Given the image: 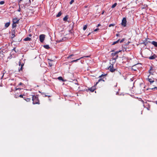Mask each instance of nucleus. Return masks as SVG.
<instances>
[{"instance_id":"f257e3e1","label":"nucleus","mask_w":157,"mask_h":157,"mask_svg":"<svg viewBox=\"0 0 157 157\" xmlns=\"http://www.w3.org/2000/svg\"><path fill=\"white\" fill-rule=\"evenodd\" d=\"M32 98V100L33 101V104H40L39 101L38 97L37 96L33 95Z\"/></svg>"},{"instance_id":"f03ea898","label":"nucleus","mask_w":157,"mask_h":157,"mask_svg":"<svg viewBox=\"0 0 157 157\" xmlns=\"http://www.w3.org/2000/svg\"><path fill=\"white\" fill-rule=\"evenodd\" d=\"M102 81L104 82V80L103 79H102L100 78L98 80V81L96 83V84L94 85V86L96 85L99 82H100V81ZM95 89V86H92L89 89V90H90L91 92H93L94 91V90Z\"/></svg>"},{"instance_id":"7ed1b4c3","label":"nucleus","mask_w":157,"mask_h":157,"mask_svg":"<svg viewBox=\"0 0 157 157\" xmlns=\"http://www.w3.org/2000/svg\"><path fill=\"white\" fill-rule=\"evenodd\" d=\"M121 51H117L114 53H112V55L113 56V59L115 61L116 59L117 58L118 56L117 54L120 52Z\"/></svg>"},{"instance_id":"20e7f679","label":"nucleus","mask_w":157,"mask_h":157,"mask_svg":"<svg viewBox=\"0 0 157 157\" xmlns=\"http://www.w3.org/2000/svg\"><path fill=\"white\" fill-rule=\"evenodd\" d=\"M108 69L111 72H114V70L116 69H114L113 67V65L111 64L108 67Z\"/></svg>"},{"instance_id":"39448f33","label":"nucleus","mask_w":157,"mask_h":157,"mask_svg":"<svg viewBox=\"0 0 157 157\" xmlns=\"http://www.w3.org/2000/svg\"><path fill=\"white\" fill-rule=\"evenodd\" d=\"M126 18L124 17L122 20L121 22V25L124 27H125L126 26Z\"/></svg>"},{"instance_id":"423d86ee","label":"nucleus","mask_w":157,"mask_h":157,"mask_svg":"<svg viewBox=\"0 0 157 157\" xmlns=\"http://www.w3.org/2000/svg\"><path fill=\"white\" fill-rule=\"evenodd\" d=\"M45 35L44 34H41L40 36V42H43L45 38Z\"/></svg>"},{"instance_id":"0eeeda50","label":"nucleus","mask_w":157,"mask_h":157,"mask_svg":"<svg viewBox=\"0 0 157 157\" xmlns=\"http://www.w3.org/2000/svg\"><path fill=\"white\" fill-rule=\"evenodd\" d=\"M155 71V69L154 68L152 67H150V69L149 71V72L150 74V75H153V73Z\"/></svg>"},{"instance_id":"6e6552de","label":"nucleus","mask_w":157,"mask_h":157,"mask_svg":"<svg viewBox=\"0 0 157 157\" xmlns=\"http://www.w3.org/2000/svg\"><path fill=\"white\" fill-rule=\"evenodd\" d=\"M114 75L116 76H120L121 75V73L118 71L117 70V69H115V70H114Z\"/></svg>"},{"instance_id":"1a4fd4ad","label":"nucleus","mask_w":157,"mask_h":157,"mask_svg":"<svg viewBox=\"0 0 157 157\" xmlns=\"http://www.w3.org/2000/svg\"><path fill=\"white\" fill-rule=\"evenodd\" d=\"M150 76H148L147 79L148 81L150 82L151 84L154 82V79L153 78H150Z\"/></svg>"},{"instance_id":"9d476101","label":"nucleus","mask_w":157,"mask_h":157,"mask_svg":"<svg viewBox=\"0 0 157 157\" xmlns=\"http://www.w3.org/2000/svg\"><path fill=\"white\" fill-rule=\"evenodd\" d=\"M157 57V56L155 54H154L153 56L149 57H147V58H148L150 59H155Z\"/></svg>"},{"instance_id":"9b49d317","label":"nucleus","mask_w":157,"mask_h":157,"mask_svg":"<svg viewBox=\"0 0 157 157\" xmlns=\"http://www.w3.org/2000/svg\"><path fill=\"white\" fill-rule=\"evenodd\" d=\"M19 21V20L17 19V18H14L13 19V22L14 24L18 23Z\"/></svg>"},{"instance_id":"f8f14e48","label":"nucleus","mask_w":157,"mask_h":157,"mask_svg":"<svg viewBox=\"0 0 157 157\" xmlns=\"http://www.w3.org/2000/svg\"><path fill=\"white\" fill-rule=\"evenodd\" d=\"M39 92L41 93V94L44 97H46L48 96L49 98L51 97L50 95H46L45 93H44L41 92L40 91H39Z\"/></svg>"},{"instance_id":"ddd939ff","label":"nucleus","mask_w":157,"mask_h":157,"mask_svg":"<svg viewBox=\"0 0 157 157\" xmlns=\"http://www.w3.org/2000/svg\"><path fill=\"white\" fill-rule=\"evenodd\" d=\"M151 44L154 45L155 47H157V42L153 41L151 42Z\"/></svg>"},{"instance_id":"4468645a","label":"nucleus","mask_w":157,"mask_h":157,"mask_svg":"<svg viewBox=\"0 0 157 157\" xmlns=\"http://www.w3.org/2000/svg\"><path fill=\"white\" fill-rule=\"evenodd\" d=\"M10 22H7L5 23V27L6 28H7L9 26V25H10Z\"/></svg>"},{"instance_id":"2eb2a0df","label":"nucleus","mask_w":157,"mask_h":157,"mask_svg":"<svg viewBox=\"0 0 157 157\" xmlns=\"http://www.w3.org/2000/svg\"><path fill=\"white\" fill-rule=\"evenodd\" d=\"M31 39L30 38L27 37L24 39V40L25 41H30Z\"/></svg>"},{"instance_id":"dca6fc26","label":"nucleus","mask_w":157,"mask_h":157,"mask_svg":"<svg viewBox=\"0 0 157 157\" xmlns=\"http://www.w3.org/2000/svg\"><path fill=\"white\" fill-rule=\"evenodd\" d=\"M44 48L46 49H49L50 48V47L48 45H45L43 46Z\"/></svg>"},{"instance_id":"f3484780","label":"nucleus","mask_w":157,"mask_h":157,"mask_svg":"<svg viewBox=\"0 0 157 157\" xmlns=\"http://www.w3.org/2000/svg\"><path fill=\"white\" fill-rule=\"evenodd\" d=\"M24 65V64L22 63L21 65V68L19 69V71H22L23 70V67Z\"/></svg>"},{"instance_id":"a211bd4d","label":"nucleus","mask_w":157,"mask_h":157,"mask_svg":"<svg viewBox=\"0 0 157 157\" xmlns=\"http://www.w3.org/2000/svg\"><path fill=\"white\" fill-rule=\"evenodd\" d=\"M68 18V16L67 15L63 18V20L64 21H66L67 20Z\"/></svg>"},{"instance_id":"6ab92c4d","label":"nucleus","mask_w":157,"mask_h":157,"mask_svg":"<svg viewBox=\"0 0 157 157\" xmlns=\"http://www.w3.org/2000/svg\"><path fill=\"white\" fill-rule=\"evenodd\" d=\"M83 58V57H82L79 59H76V60H73V61H72L71 62H77L78 60H80L81 59H82V58Z\"/></svg>"},{"instance_id":"aec40b11","label":"nucleus","mask_w":157,"mask_h":157,"mask_svg":"<svg viewBox=\"0 0 157 157\" xmlns=\"http://www.w3.org/2000/svg\"><path fill=\"white\" fill-rule=\"evenodd\" d=\"M61 14L62 13L61 12H59L58 13V14L56 15V17H60L61 15Z\"/></svg>"},{"instance_id":"412c9836","label":"nucleus","mask_w":157,"mask_h":157,"mask_svg":"<svg viewBox=\"0 0 157 157\" xmlns=\"http://www.w3.org/2000/svg\"><path fill=\"white\" fill-rule=\"evenodd\" d=\"M58 79L59 80H61V81H64V80L63 79V78H62V77H61V76H60V77H59L58 78Z\"/></svg>"},{"instance_id":"4be33fe9","label":"nucleus","mask_w":157,"mask_h":157,"mask_svg":"<svg viewBox=\"0 0 157 157\" xmlns=\"http://www.w3.org/2000/svg\"><path fill=\"white\" fill-rule=\"evenodd\" d=\"M119 41H120V39H119L118 40H117V41L113 42L112 45H113L115 44L118 43V42Z\"/></svg>"},{"instance_id":"5701e85b","label":"nucleus","mask_w":157,"mask_h":157,"mask_svg":"<svg viewBox=\"0 0 157 157\" xmlns=\"http://www.w3.org/2000/svg\"><path fill=\"white\" fill-rule=\"evenodd\" d=\"M117 3H114L112 6V7H111V8H114V7H115L117 5Z\"/></svg>"},{"instance_id":"b1692460","label":"nucleus","mask_w":157,"mask_h":157,"mask_svg":"<svg viewBox=\"0 0 157 157\" xmlns=\"http://www.w3.org/2000/svg\"><path fill=\"white\" fill-rule=\"evenodd\" d=\"M19 96L18 93H16L14 95V97L16 98H17L19 97Z\"/></svg>"},{"instance_id":"393cba45","label":"nucleus","mask_w":157,"mask_h":157,"mask_svg":"<svg viewBox=\"0 0 157 157\" xmlns=\"http://www.w3.org/2000/svg\"><path fill=\"white\" fill-rule=\"evenodd\" d=\"M24 100H26L27 101H29L31 100L30 98H28L27 99H26L25 97L24 98Z\"/></svg>"},{"instance_id":"a878e982","label":"nucleus","mask_w":157,"mask_h":157,"mask_svg":"<svg viewBox=\"0 0 157 157\" xmlns=\"http://www.w3.org/2000/svg\"><path fill=\"white\" fill-rule=\"evenodd\" d=\"M135 67H136V65H134L132 67V70H133L134 71H136V69L135 68Z\"/></svg>"},{"instance_id":"bb28decb","label":"nucleus","mask_w":157,"mask_h":157,"mask_svg":"<svg viewBox=\"0 0 157 157\" xmlns=\"http://www.w3.org/2000/svg\"><path fill=\"white\" fill-rule=\"evenodd\" d=\"M20 94H20L19 95V97L23 98H24L23 97V96L24 95V94H22L21 93H20Z\"/></svg>"},{"instance_id":"cd10ccee","label":"nucleus","mask_w":157,"mask_h":157,"mask_svg":"<svg viewBox=\"0 0 157 157\" xmlns=\"http://www.w3.org/2000/svg\"><path fill=\"white\" fill-rule=\"evenodd\" d=\"M87 28V25H84L83 27V30H85Z\"/></svg>"},{"instance_id":"c85d7f7f","label":"nucleus","mask_w":157,"mask_h":157,"mask_svg":"<svg viewBox=\"0 0 157 157\" xmlns=\"http://www.w3.org/2000/svg\"><path fill=\"white\" fill-rule=\"evenodd\" d=\"M63 39L62 38V40H57L56 41V42H57L59 43V42H62L63 41Z\"/></svg>"},{"instance_id":"c756f323","label":"nucleus","mask_w":157,"mask_h":157,"mask_svg":"<svg viewBox=\"0 0 157 157\" xmlns=\"http://www.w3.org/2000/svg\"><path fill=\"white\" fill-rule=\"evenodd\" d=\"M141 85L142 86H143V88H143V89L141 88L140 90H144V89L145 88L144 85V84H143V83H142V84H141Z\"/></svg>"},{"instance_id":"7c9ffc66","label":"nucleus","mask_w":157,"mask_h":157,"mask_svg":"<svg viewBox=\"0 0 157 157\" xmlns=\"http://www.w3.org/2000/svg\"><path fill=\"white\" fill-rule=\"evenodd\" d=\"M115 25V24H110L109 25V27H111L112 26H114Z\"/></svg>"},{"instance_id":"2f4dec72","label":"nucleus","mask_w":157,"mask_h":157,"mask_svg":"<svg viewBox=\"0 0 157 157\" xmlns=\"http://www.w3.org/2000/svg\"><path fill=\"white\" fill-rule=\"evenodd\" d=\"M5 3V2L4 1H1L0 2V4L3 5Z\"/></svg>"},{"instance_id":"473e14b6","label":"nucleus","mask_w":157,"mask_h":157,"mask_svg":"<svg viewBox=\"0 0 157 157\" xmlns=\"http://www.w3.org/2000/svg\"><path fill=\"white\" fill-rule=\"evenodd\" d=\"M100 75V76H99V78H102V77H103L105 76V75Z\"/></svg>"},{"instance_id":"72a5a7b5","label":"nucleus","mask_w":157,"mask_h":157,"mask_svg":"<svg viewBox=\"0 0 157 157\" xmlns=\"http://www.w3.org/2000/svg\"><path fill=\"white\" fill-rule=\"evenodd\" d=\"M16 24H14V23H13L12 26L13 28L15 27H16Z\"/></svg>"},{"instance_id":"f704fd0d","label":"nucleus","mask_w":157,"mask_h":157,"mask_svg":"<svg viewBox=\"0 0 157 157\" xmlns=\"http://www.w3.org/2000/svg\"><path fill=\"white\" fill-rule=\"evenodd\" d=\"M74 2V0H71V1L70 2V4L71 5Z\"/></svg>"},{"instance_id":"c9c22d12","label":"nucleus","mask_w":157,"mask_h":157,"mask_svg":"<svg viewBox=\"0 0 157 157\" xmlns=\"http://www.w3.org/2000/svg\"><path fill=\"white\" fill-rule=\"evenodd\" d=\"M124 39H123L119 41H120V43H121L123 42L124 41Z\"/></svg>"},{"instance_id":"e433bc0d","label":"nucleus","mask_w":157,"mask_h":157,"mask_svg":"<svg viewBox=\"0 0 157 157\" xmlns=\"http://www.w3.org/2000/svg\"><path fill=\"white\" fill-rule=\"evenodd\" d=\"M74 55H70L68 57V58H71L72 56H73Z\"/></svg>"},{"instance_id":"4c0bfd02","label":"nucleus","mask_w":157,"mask_h":157,"mask_svg":"<svg viewBox=\"0 0 157 157\" xmlns=\"http://www.w3.org/2000/svg\"><path fill=\"white\" fill-rule=\"evenodd\" d=\"M98 30H99V29L98 28H97V29H95L94 30V31L96 32V31H98Z\"/></svg>"},{"instance_id":"58836bf2","label":"nucleus","mask_w":157,"mask_h":157,"mask_svg":"<svg viewBox=\"0 0 157 157\" xmlns=\"http://www.w3.org/2000/svg\"><path fill=\"white\" fill-rule=\"evenodd\" d=\"M23 89H21V88H17V89H16V90H22Z\"/></svg>"},{"instance_id":"ea45409f","label":"nucleus","mask_w":157,"mask_h":157,"mask_svg":"<svg viewBox=\"0 0 157 157\" xmlns=\"http://www.w3.org/2000/svg\"><path fill=\"white\" fill-rule=\"evenodd\" d=\"M18 64H19V66H20V65L21 66V65L22 64H21V62L20 61H19V62Z\"/></svg>"},{"instance_id":"a19ab883","label":"nucleus","mask_w":157,"mask_h":157,"mask_svg":"<svg viewBox=\"0 0 157 157\" xmlns=\"http://www.w3.org/2000/svg\"><path fill=\"white\" fill-rule=\"evenodd\" d=\"M90 57V56H84V57H83V58H84V57Z\"/></svg>"},{"instance_id":"79ce46f5","label":"nucleus","mask_w":157,"mask_h":157,"mask_svg":"<svg viewBox=\"0 0 157 157\" xmlns=\"http://www.w3.org/2000/svg\"><path fill=\"white\" fill-rule=\"evenodd\" d=\"M22 0H18L19 3H20Z\"/></svg>"},{"instance_id":"37998d69","label":"nucleus","mask_w":157,"mask_h":157,"mask_svg":"<svg viewBox=\"0 0 157 157\" xmlns=\"http://www.w3.org/2000/svg\"><path fill=\"white\" fill-rule=\"evenodd\" d=\"M31 0H29V3H28V4H29V5H30L31 4Z\"/></svg>"},{"instance_id":"c03bdc74","label":"nucleus","mask_w":157,"mask_h":157,"mask_svg":"<svg viewBox=\"0 0 157 157\" xmlns=\"http://www.w3.org/2000/svg\"><path fill=\"white\" fill-rule=\"evenodd\" d=\"M18 11H19V12H20L21 11V9L20 8H19V9L18 10Z\"/></svg>"},{"instance_id":"a18cd8bd","label":"nucleus","mask_w":157,"mask_h":157,"mask_svg":"<svg viewBox=\"0 0 157 157\" xmlns=\"http://www.w3.org/2000/svg\"><path fill=\"white\" fill-rule=\"evenodd\" d=\"M104 10H103L102 12V13H101V14H104Z\"/></svg>"},{"instance_id":"49530a36","label":"nucleus","mask_w":157,"mask_h":157,"mask_svg":"<svg viewBox=\"0 0 157 157\" xmlns=\"http://www.w3.org/2000/svg\"><path fill=\"white\" fill-rule=\"evenodd\" d=\"M116 36H119V34H116Z\"/></svg>"},{"instance_id":"de8ad7c7","label":"nucleus","mask_w":157,"mask_h":157,"mask_svg":"<svg viewBox=\"0 0 157 157\" xmlns=\"http://www.w3.org/2000/svg\"><path fill=\"white\" fill-rule=\"evenodd\" d=\"M22 84V83L21 82H20V83H19V85H21Z\"/></svg>"},{"instance_id":"09e8293b","label":"nucleus","mask_w":157,"mask_h":157,"mask_svg":"<svg viewBox=\"0 0 157 157\" xmlns=\"http://www.w3.org/2000/svg\"><path fill=\"white\" fill-rule=\"evenodd\" d=\"M29 36H32V35L31 34H29Z\"/></svg>"},{"instance_id":"8fccbe9b","label":"nucleus","mask_w":157,"mask_h":157,"mask_svg":"<svg viewBox=\"0 0 157 157\" xmlns=\"http://www.w3.org/2000/svg\"><path fill=\"white\" fill-rule=\"evenodd\" d=\"M101 25L100 24H98V26H99Z\"/></svg>"},{"instance_id":"3c124183","label":"nucleus","mask_w":157,"mask_h":157,"mask_svg":"<svg viewBox=\"0 0 157 157\" xmlns=\"http://www.w3.org/2000/svg\"><path fill=\"white\" fill-rule=\"evenodd\" d=\"M154 88H157V87H155Z\"/></svg>"},{"instance_id":"603ef678","label":"nucleus","mask_w":157,"mask_h":157,"mask_svg":"<svg viewBox=\"0 0 157 157\" xmlns=\"http://www.w3.org/2000/svg\"><path fill=\"white\" fill-rule=\"evenodd\" d=\"M34 1V0H32V1L33 2Z\"/></svg>"}]
</instances>
